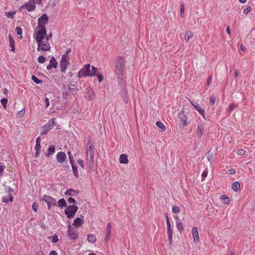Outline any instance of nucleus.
<instances>
[{"instance_id": "36", "label": "nucleus", "mask_w": 255, "mask_h": 255, "mask_svg": "<svg viewBox=\"0 0 255 255\" xmlns=\"http://www.w3.org/2000/svg\"><path fill=\"white\" fill-rule=\"evenodd\" d=\"M238 107V105L234 104H230L229 108L227 109L228 112L231 113L232 111Z\"/></svg>"}, {"instance_id": "10", "label": "nucleus", "mask_w": 255, "mask_h": 255, "mask_svg": "<svg viewBox=\"0 0 255 255\" xmlns=\"http://www.w3.org/2000/svg\"><path fill=\"white\" fill-rule=\"evenodd\" d=\"M35 7L36 2L33 1V0H29L21 6V8L26 9L28 11H34L35 9Z\"/></svg>"}, {"instance_id": "44", "label": "nucleus", "mask_w": 255, "mask_h": 255, "mask_svg": "<svg viewBox=\"0 0 255 255\" xmlns=\"http://www.w3.org/2000/svg\"><path fill=\"white\" fill-rule=\"evenodd\" d=\"M184 5L183 4H181L180 5V14L182 17H184Z\"/></svg>"}, {"instance_id": "48", "label": "nucleus", "mask_w": 255, "mask_h": 255, "mask_svg": "<svg viewBox=\"0 0 255 255\" xmlns=\"http://www.w3.org/2000/svg\"><path fill=\"white\" fill-rule=\"evenodd\" d=\"M77 162L79 164V165L81 167L82 169L85 168L83 160L81 159H79L77 160Z\"/></svg>"}, {"instance_id": "56", "label": "nucleus", "mask_w": 255, "mask_h": 255, "mask_svg": "<svg viewBox=\"0 0 255 255\" xmlns=\"http://www.w3.org/2000/svg\"><path fill=\"white\" fill-rule=\"evenodd\" d=\"M2 201L3 203H7L9 201V200H8L7 197H2Z\"/></svg>"}, {"instance_id": "49", "label": "nucleus", "mask_w": 255, "mask_h": 255, "mask_svg": "<svg viewBox=\"0 0 255 255\" xmlns=\"http://www.w3.org/2000/svg\"><path fill=\"white\" fill-rule=\"evenodd\" d=\"M216 102V97L214 96H212L210 98V103L212 105H213Z\"/></svg>"}, {"instance_id": "1", "label": "nucleus", "mask_w": 255, "mask_h": 255, "mask_svg": "<svg viewBox=\"0 0 255 255\" xmlns=\"http://www.w3.org/2000/svg\"><path fill=\"white\" fill-rule=\"evenodd\" d=\"M91 66L89 64H87L78 72L77 76L81 78L86 77H92L96 75V72L98 71L97 68L94 66H92L91 70H90Z\"/></svg>"}, {"instance_id": "58", "label": "nucleus", "mask_w": 255, "mask_h": 255, "mask_svg": "<svg viewBox=\"0 0 255 255\" xmlns=\"http://www.w3.org/2000/svg\"><path fill=\"white\" fill-rule=\"evenodd\" d=\"M235 172H236V171L233 168L230 169V170H229L228 171V173L229 174H234L235 173Z\"/></svg>"}, {"instance_id": "64", "label": "nucleus", "mask_w": 255, "mask_h": 255, "mask_svg": "<svg viewBox=\"0 0 255 255\" xmlns=\"http://www.w3.org/2000/svg\"><path fill=\"white\" fill-rule=\"evenodd\" d=\"M44 255V253L42 251L38 252L35 255Z\"/></svg>"}, {"instance_id": "47", "label": "nucleus", "mask_w": 255, "mask_h": 255, "mask_svg": "<svg viewBox=\"0 0 255 255\" xmlns=\"http://www.w3.org/2000/svg\"><path fill=\"white\" fill-rule=\"evenodd\" d=\"M251 10V7L250 6H248L243 10V13L245 14H248Z\"/></svg>"}, {"instance_id": "45", "label": "nucleus", "mask_w": 255, "mask_h": 255, "mask_svg": "<svg viewBox=\"0 0 255 255\" xmlns=\"http://www.w3.org/2000/svg\"><path fill=\"white\" fill-rule=\"evenodd\" d=\"M51 239V242L54 243H56L58 241V236L57 235H54L52 236Z\"/></svg>"}, {"instance_id": "13", "label": "nucleus", "mask_w": 255, "mask_h": 255, "mask_svg": "<svg viewBox=\"0 0 255 255\" xmlns=\"http://www.w3.org/2000/svg\"><path fill=\"white\" fill-rule=\"evenodd\" d=\"M67 234L70 239L75 240L78 238V233L77 231L71 227V225L69 224L68 226Z\"/></svg>"}, {"instance_id": "43", "label": "nucleus", "mask_w": 255, "mask_h": 255, "mask_svg": "<svg viewBox=\"0 0 255 255\" xmlns=\"http://www.w3.org/2000/svg\"><path fill=\"white\" fill-rule=\"evenodd\" d=\"M45 61V58L43 56H40L38 58V62L39 63H44Z\"/></svg>"}, {"instance_id": "42", "label": "nucleus", "mask_w": 255, "mask_h": 255, "mask_svg": "<svg viewBox=\"0 0 255 255\" xmlns=\"http://www.w3.org/2000/svg\"><path fill=\"white\" fill-rule=\"evenodd\" d=\"M15 31L16 32V33L19 35H21L22 33V29L20 27H16Z\"/></svg>"}, {"instance_id": "35", "label": "nucleus", "mask_w": 255, "mask_h": 255, "mask_svg": "<svg viewBox=\"0 0 255 255\" xmlns=\"http://www.w3.org/2000/svg\"><path fill=\"white\" fill-rule=\"evenodd\" d=\"M156 125L158 128H161L162 131H165L166 130L165 126L161 122L157 121L156 122Z\"/></svg>"}, {"instance_id": "40", "label": "nucleus", "mask_w": 255, "mask_h": 255, "mask_svg": "<svg viewBox=\"0 0 255 255\" xmlns=\"http://www.w3.org/2000/svg\"><path fill=\"white\" fill-rule=\"evenodd\" d=\"M15 14V11H11L10 12L6 13V16L8 18H13L14 17V15Z\"/></svg>"}, {"instance_id": "32", "label": "nucleus", "mask_w": 255, "mask_h": 255, "mask_svg": "<svg viewBox=\"0 0 255 255\" xmlns=\"http://www.w3.org/2000/svg\"><path fill=\"white\" fill-rule=\"evenodd\" d=\"M78 192L72 189H69L66 190L65 194L68 196H74Z\"/></svg>"}, {"instance_id": "12", "label": "nucleus", "mask_w": 255, "mask_h": 255, "mask_svg": "<svg viewBox=\"0 0 255 255\" xmlns=\"http://www.w3.org/2000/svg\"><path fill=\"white\" fill-rule=\"evenodd\" d=\"M69 59H64L61 58L60 62V68L61 72L65 73L67 67L70 65Z\"/></svg>"}, {"instance_id": "16", "label": "nucleus", "mask_w": 255, "mask_h": 255, "mask_svg": "<svg viewBox=\"0 0 255 255\" xmlns=\"http://www.w3.org/2000/svg\"><path fill=\"white\" fill-rule=\"evenodd\" d=\"M84 217L81 216V217L76 218L73 223V225L76 228H79L84 224Z\"/></svg>"}, {"instance_id": "18", "label": "nucleus", "mask_w": 255, "mask_h": 255, "mask_svg": "<svg viewBox=\"0 0 255 255\" xmlns=\"http://www.w3.org/2000/svg\"><path fill=\"white\" fill-rule=\"evenodd\" d=\"M192 234L194 242L195 243H197L199 241V235L198 229L196 227H194L192 228Z\"/></svg>"}, {"instance_id": "34", "label": "nucleus", "mask_w": 255, "mask_h": 255, "mask_svg": "<svg viewBox=\"0 0 255 255\" xmlns=\"http://www.w3.org/2000/svg\"><path fill=\"white\" fill-rule=\"evenodd\" d=\"M176 226L180 233H181L183 231L184 228L181 222H180V221L176 222Z\"/></svg>"}, {"instance_id": "54", "label": "nucleus", "mask_w": 255, "mask_h": 255, "mask_svg": "<svg viewBox=\"0 0 255 255\" xmlns=\"http://www.w3.org/2000/svg\"><path fill=\"white\" fill-rule=\"evenodd\" d=\"M41 149V145L40 144L36 143V145L34 147V149L35 151H40Z\"/></svg>"}, {"instance_id": "23", "label": "nucleus", "mask_w": 255, "mask_h": 255, "mask_svg": "<svg viewBox=\"0 0 255 255\" xmlns=\"http://www.w3.org/2000/svg\"><path fill=\"white\" fill-rule=\"evenodd\" d=\"M195 109L199 112V113L203 117L205 120H206L205 117V111L203 109L199 104H197L194 106Z\"/></svg>"}, {"instance_id": "22", "label": "nucleus", "mask_w": 255, "mask_h": 255, "mask_svg": "<svg viewBox=\"0 0 255 255\" xmlns=\"http://www.w3.org/2000/svg\"><path fill=\"white\" fill-rule=\"evenodd\" d=\"M70 163L72 166L73 173L74 175L75 176V177L76 178H78L79 177V174H78V169H77V166L76 164V163L75 162V161H73L72 162V161L70 162Z\"/></svg>"}, {"instance_id": "17", "label": "nucleus", "mask_w": 255, "mask_h": 255, "mask_svg": "<svg viewBox=\"0 0 255 255\" xmlns=\"http://www.w3.org/2000/svg\"><path fill=\"white\" fill-rule=\"evenodd\" d=\"M66 158V155L65 152L60 151L57 153L56 155V160L59 163H63L65 161Z\"/></svg>"}, {"instance_id": "6", "label": "nucleus", "mask_w": 255, "mask_h": 255, "mask_svg": "<svg viewBox=\"0 0 255 255\" xmlns=\"http://www.w3.org/2000/svg\"><path fill=\"white\" fill-rule=\"evenodd\" d=\"M38 30L33 34V38L36 42L42 41L47 34L46 28H38Z\"/></svg>"}, {"instance_id": "30", "label": "nucleus", "mask_w": 255, "mask_h": 255, "mask_svg": "<svg viewBox=\"0 0 255 255\" xmlns=\"http://www.w3.org/2000/svg\"><path fill=\"white\" fill-rule=\"evenodd\" d=\"M122 97L124 102L125 104H128L129 101V98L127 94V93L125 91L122 93Z\"/></svg>"}, {"instance_id": "3", "label": "nucleus", "mask_w": 255, "mask_h": 255, "mask_svg": "<svg viewBox=\"0 0 255 255\" xmlns=\"http://www.w3.org/2000/svg\"><path fill=\"white\" fill-rule=\"evenodd\" d=\"M55 125L56 119L54 118H51L50 120L48 121L46 124L42 127V131L41 132L40 135H42L46 134L50 130L52 129Z\"/></svg>"}, {"instance_id": "4", "label": "nucleus", "mask_w": 255, "mask_h": 255, "mask_svg": "<svg viewBox=\"0 0 255 255\" xmlns=\"http://www.w3.org/2000/svg\"><path fill=\"white\" fill-rule=\"evenodd\" d=\"M125 66V59L123 57H120L115 64V72L116 73L122 77L123 76V72Z\"/></svg>"}, {"instance_id": "55", "label": "nucleus", "mask_w": 255, "mask_h": 255, "mask_svg": "<svg viewBox=\"0 0 255 255\" xmlns=\"http://www.w3.org/2000/svg\"><path fill=\"white\" fill-rule=\"evenodd\" d=\"M44 101H45V107H46V108H48L50 105L48 98L47 97H45Z\"/></svg>"}, {"instance_id": "39", "label": "nucleus", "mask_w": 255, "mask_h": 255, "mask_svg": "<svg viewBox=\"0 0 255 255\" xmlns=\"http://www.w3.org/2000/svg\"><path fill=\"white\" fill-rule=\"evenodd\" d=\"M172 211L174 213L177 214V213H179L180 212V208H179V207L178 206L174 205V206H172Z\"/></svg>"}, {"instance_id": "57", "label": "nucleus", "mask_w": 255, "mask_h": 255, "mask_svg": "<svg viewBox=\"0 0 255 255\" xmlns=\"http://www.w3.org/2000/svg\"><path fill=\"white\" fill-rule=\"evenodd\" d=\"M24 113H25V109H23L22 110H21L20 111H19L18 112V114L20 117H22L24 115Z\"/></svg>"}, {"instance_id": "20", "label": "nucleus", "mask_w": 255, "mask_h": 255, "mask_svg": "<svg viewBox=\"0 0 255 255\" xmlns=\"http://www.w3.org/2000/svg\"><path fill=\"white\" fill-rule=\"evenodd\" d=\"M111 230H112V224L111 223H109L107 224V228H106V234L105 239V242L106 243H108L110 238H111Z\"/></svg>"}, {"instance_id": "2", "label": "nucleus", "mask_w": 255, "mask_h": 255, "mask_svg": "<svg viewBox=\"0 0 255 255\" xmlns=\"http://www.w3.org/2000/svg\"><path fill=\"white\" fill-rule=\"evenodd\" d=\"M94 143L91 141L90 136H89V140L87 142L86 147V159L88 164L90 167L94 164Z\"/></svg>"}, {"instance_id": "46", "label": "nucleus", "mask_w": 255, "mask_h": 255, "mask_svg": "<svg viewBox=\"0 0 255 255\" xmlns=\"http://www.w3.org/2000/svg\"><path fill=\"white\" fill-rule=\"evenodd\" d=\"M246 151L243 149H239L237 151V154L240 155H244L246 154Z\"/></svg>"}, {"instance_id": "11", "label": "nucleus", "mask_w": 255, "mask_h": 255, "mask_svg": "<svg viewBox=\"0 0 255 255\" xmlns=\"http://www.w3.org/2000/svg\"><path fill=\"white\" fill-rule=\"evenodd\" d=\"M48 16L46 14H43L38 19V28H46L45 25L48 23Z\"/></svg>"}, {"instance_id": "15", "label": "nucleus", "mask_w": 255, "mask_h": 255, "mask_svg": "<svg viewBox=\"0 0 255 255\" xmlns=\"http://www.w3.org/2000/svg\"><path fill=\"white\" fill-rule=\"evenodd\" d=\"M167 233L168 235V238L169 244H171L172 243V236H173V231L171 228V225L170 221L167 222Z\"/></svg>"}, {"instance_id": "41", "label": "nucleus", "mask_w": 255, "mask_h": 255, "mask_svg": "<svg viewBox=\"0 0 255 255\" xmlns=\"http://www.w3.org/2000/svg\"><path fill=\"white\" fill-rule=\"evenodd\" d=\"M32 80L37 84H39L42 83V81L34 76H32Z\"/></svg>"}, {"instance_id": "37", "label": "nucleus", "mask_w": 255, "mask_h": 255, "mask_svg": "<svg viewBox=\"0 0 255 255\" xmlns=\"http://www.w3.org/2000/svg\"><path fill=\"white\" fill-rule=\"evenodd\" d=\"M71 48H68L67 49L65 53L62 56L61 58H64V59H69V54L71 52Z\"/></svg>"}, {"instance_id": "14", "label": "nucleus", "mask_w": 255, "mask_h": 255, "mask_svg": "<svg viewBox=\"0 0 255 255\" xmlns=\"http://www.w3.org/2000/svg\"><path fill=\"white\" fill-rule=\"evenodd\" d=\"M205 130V124L200 123L197 125V128L196 131V134L199 139L201 138Z\"/></svg>"}, {"instance_id": "9", "label": "nucleus", "mask_w": 255, "mask_h": 255, "mask_svg": "<svg viewBox=\"0 0 255 255\" xmlns=\"http://www.w3.org/2000/svg\"><path fill=\"white\" fill-rule=\"evenodd\" d=\"M178 118L180 119V122H182V127H186L190 123V121H188L187 116L185 114L183 110H182L177 115Z\"/></svg>"}, {"instance_id": "26", "label": "nucleus", "mask_w": 255, "mask_h": 255, "mask_svg": "<svg viewBox=\"0 0 255 255\" xmlns=\"http://www.w3.org/2000/svg\"><path fill=\"white\" fill-rule=\"evenodd\" d=\"M193 36V33L191 31L187 30L185 32L184 39L188 42Z\"/></svg>"}, {"instance_id": "25", "label": "nucleus", "mask_w": 255, "mask_h": 255, "mask_svg": "<svg viewBox=\"0 0 255 255\" xmlns=\"http://www.w3.org/2000/svg\"><path fill=\"white\" fill-rule=\"evenodd\" d=\"M8 39H9V46L11 47L10 51H14L15 50V42L12 38V36L10 35H8Z\"/></svg>"}, {"instance_id": "8", "label": "nucleus", "mask_w": 255, "mask_h": 255, "mask_svg": "<svg viewBox=\"0 0 255 255\" xmlns=\"http://www.w3.org/2000/svg\"><path fill=\"white\" fill-rule=\"evenodd\" d=\"M37 43V48L38 51L40 52H43L48 51L50 49V45L47 41H39L36 42Z\"/></svg>"}, {"instance_id": "21", "label": "nucleus", "mask_w": 255, "mask_h": 255, "mask_svg": "<svg viewBox=\"0 0 255 255\" xmlns=\"http://www.w3.org/2000/svg\"><path fill=\"white\" fill-rule=\"evenodd\" d=\"M95 94L92 89H87L86 98L87 99V100L92 101L95 98Z\"/></svg>"}, {"instance_id": "7", "label": "nucleus", "mask_w": 255, "mask_h": 255, "mask_svg": "<svg viewBox=\"0 0 255 255\" xmlns=\"http://www.w3.org/2000/svg\"><path fill=\"white\" fill-rule=\"evenodd\" d=\"M41 200L47 203L48 209L50 210L52 206H57L56 200L50 196L44 195Z\"/></svg>"}, {"instance_id": "53", "label": "nucleus", "mask_w": 255, "mask_h": 255, "mask_svg": "<svg viewBox=\"0 0 255 255\" xmlns=\"http://www.w3.org/2000/svg\"><path fill=\"white\" fill-rule=\"evenodd\" d=\"M67 201L69 203H76V200L72 197H70L67 200Z\"/></svg>"}, {"instance_id": "24", "label": "nucleus", "mask_w": 255, "mask_h": 255, "mask_svg": "<svg viewBox=\"0 0 255 255\" xmlns=\"http://www.w3.org/2000/svg\"><path fill=\"white\" fill-rule=\"evenodd\" d=\"M120 162L123 164H127L128 162V156L126 154H122L119 158Z\"/></svg>"}, {"instance_id": "31", "label": "nucleus", "mask_w": 255, "mask_h": 255, "mask_svg": "<svg viewBox=\"0 0 255 255\" xmlns=\"http://www.w3.org/2000/svg\"><path fill=\"white\" fill-rule=\"evenodd\" d=\"M87 241L91 244H94L96 241V238L94 235L89 234L87 236Z\"/></svg>"}, {"instance_id": "62", "label": "nucleus", "mask_w": 255, "mask_h": 255, "mask_svg": "<svg viewBox=\"0 0 255 255\" xmlns=\"http://www.w3.org/2000/svg\"><path fill=\"white\" fill-rule=\"evenodd\" d=\"M7 198L8 199V200H9V201L12 202L13 201V197H12V195L11 194V193H9Z\"/></svg>"}, {"instance_id": "27", "label": "nucleus", "mask_w": 255, "mask_h": 255, "mask_svg": "<svg viewBox=\"0 0 255 255\" xmlns=\"http://www.w3.org/2000/svg\"><path fill=\"white\" fill-rule=\"evenodd\" d=\"M220 199L222 200V203L224 204H228L230 202V198L225 195L221 196Z\"/></svg>"}, {"instance_id": "63", "label": "nucleus", "mask_w": 255, "mask_h": 255, "mask_svg": "<svg viewBox=\"0 0 255 255\" xmlns=\"http://www.w3.org/2000/svg\"><path fill=\"white\" fill-rule=\"evenodd\" d=\"M49 255H57V254L55 251H52L50 252Z\"/></svg>"}, {"instance_id": "5", "label": "nucleus", "mask_w": 255, "mask_h": 255, "mask_svg": "<svg viewBox=\"0 0 255 255\" xmlns=\"http://www.w3.org/2000/svg\"><path fill=\"white\" fill-rule=\"evenodd\" d=\"M78 210V207L76 205H69L65 210L64 213L66 215L67 218L70 219L73 218L76 213Z\"/></svg>"}, {"instance_id": "50", "label": "nucleus", "mask_w": 255, "mask_h": 255, "mask_svg": "<svg viewBox=\"0 0 255 255\" xmlns=\"http://www.w3.org/2000/svg\"><path fill=\"white\" fill-rule=\"evenodd\" d=\"M67 153H68V155L69 156V161L72 162V161H74V159L73 155L71 153V152L70 151H68Z\"/></svg>"}, {"instance_id": "19", "label": "nucleus", "mask_w": 255, "mask_h": 255, "mask_svg": "<svg viewBox=\"0 0 255 255\" xmlns=\"http://www.w3.org/2000/svg\"><path fill=\"white\" fill-rule=\"evenodd\" d=\"M58 66V63L54 58V57L52 56L51 59L50 60L49 63L47 65L46 69L48 70H50L52 67L54 68H56Z\"/></svg>"}, {"instance_id": "61", "label": "nucleus", "mask_w": 255, "mask_h": 255, "mask_svg": "<svg viewBox=\"0 0 255 255\" xmlns=\"http://www.w3.org/2000/svg\"><path fill=\"white\" fill-rule=\"evenodd\" d=\"M4 169V166L3 165L0 166V176L2 174Z\"/></svg>"}, {"instance_id": "33", "label": "nucleus", "mask_w": 255, "mask_h": 255, "mask_svg": "<svg viewBox=\"0 0 255 255\" xmlns=\"http://www.w3.org/2000/svg\"><path fill=\"white\" fill-rule=\"evenodd\" d=\"M58 206L61 208L66 207L67 206V203L65 200L64 198L60 199L58 201Z\"/></svg>"}, {"instance_id": "52", "label": "nucleus", "mask_w": 255, "mask_h": 255, "mask_svg": "<svg viewBox=\"0 0 255 255\" xmlns=\"http://www.w3.org/2000/svg\"><path fill=\"white\" fill-rule=\"evenodd\" d=\"M95 76H97V77H98V81L99 83H101L103 80V76L101 74H97L96 73V75Z\"/></svg>"}, {"instance_id": "60", "label": "nucleus", "mask_w": 255, "mask_h": 255, "mask_svg": "<svg viewBox=\"0 0 255 255\" xmlns=\"http://www.w3.org/2000/svg\"><path fill=\"white\" fill-rule=\"evenodd\" d=\"M211 81H212V76H210L209 77H208V78L207 79V86H209L210 85Z\"/></svg>"}, {"instance_id": "29", "label": "nucleus", "mask_w": 255, "mask_h": 255, "mask_svg": "<svg viewBox=\"0 0 255 255\" xmlns=\"http://www.w3.org/2000/svg\"><path fill=\"white\" fill-rule=\"evenodd\" d=\"M232 189L234 191L237 192L240 189V184L239 182H234L232 185Z\"/></svg>"}, {"instance_id": "59", "label": "nucleus", "mask_w": 255, "mask_h": 255, "mask_svg": "<svg viewBox=\"0 0 255 255\" xmlns=\"http://www.w3.org/2000/svg\"><path fill=\"white\" fill-rule=\"evenodd\" d=\"M208 175V171L206 170H204L202 173V176L204 178H206Z\"/></svg>"}, {"instance_id": "51", "label": "nucleus", "mask_w": 255, "mask_h": 255, "mask_svg": "<svg viewBox=\"0 0 255 255\" xmlns=\"http://www.w3.org/2000/svg\"><path fill=\"white\" fill-rule=\"evenodd\" d=\"M32 208L35 212H37L38 209V205L36 202L32 204Z\"/></svg>"}, {"instance_id": "28", "label": "nucleus", "mask_w": 255, "mask_h": 255, "mask_svg": "<svg viewBox=\"0 0 255 255\" xmlns=\"http://www.w3.org/2000/svg\"><path fill=\"white\" fill-rule=\"evenodd\" d=\"M55 150V147L54 145H50L48 149V152L46 154L47 157H49L50 155L53 154Z\"/></svg>"}, {"instance_id": "38", "label": "nucleus", "mask_w": 255, "mask_h": 255, "mask_svg": "<svg viewBox=\"0 0 255 255\" xmlns=\"http://www.w3.org/2000/svg\"><path fill=\"white\" fill-rule=\"evenodd\" d=\"M7 103V98H3L0 100V103L4 108H6V104Z\"/></svg>"}]
</instances>
